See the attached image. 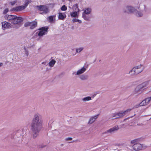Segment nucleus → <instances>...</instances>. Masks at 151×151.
<instances>
[{
	"instance_id": "obj_1",
	"label": "nucleus",
	"mask_w": 151,
	"mask_h": 151,
	"mask_svg": "<svg viewBox=\"0 0 151 151\" xmlns=\"http://www.w3.org/2000/svg\"><path fill=\"white\" fill-rule=\"evenodd\" d=\"M42 120L39 119L38 115L35 114L31 124V129L34 132V137H35L38 135V133L42 127Z\"/></svg>"
},
{
	"instance_id": "obj_19",
	"label": "nucleus",
	"mask_w": 151,
	"mask_h": 151,
	"mask_svg": "<svg viewBox=\"0 0 151 151\" xmlns=\"http://www.w3.org/2000/svg\"><path fill=\"white\" fill-rule=\"evenodd\" d=\"M91 12V9L88 8L86 9L83 13H84V14H89Z\"/></svg>"
},
{
	"instance_id": "obj_9",
	"label": "nucleus",
	"mask_w": 151,
	"mask_h": 151,
	"mask_svg": "<svg viewBox=\"0 0 151 151\" xmlns=\"http://www.w3.org/2000/svg\"><path fill=\"white\" fill-rule=\"evenodd\" d=\"M151 100V96L143 100L140 104V105L145 106L148 104Z\"/></svg>"
},
{
	"instance_id": "obj_31",
	"label": "nucleus",
	"mask_w": 151,
	"mask_h": 151,
	"mask_svg": "<svg viewBox=\"0 0 151 151\" xmlns=\"http://www.w3.org/2000/svg\"><path fill=\"white\" fill-rule=\"evenodd\" d=\"M137 16L138 17H140L142 16V13H141V12H137Z\"/></svg>"
},
{
	"instance_id": "obj_14",
	"label": "nucleus",
	"mask_w": 151,
	"mask_h": 151,
	"mask_svg": "<svg viewBox=\"0 0 151 151\" xmlns=\"http://www.w3.org/2000/svg\"><path fill=\"white\" fill-rule=\"evenodd\" d=\"M119 129V127L118 126H116L113 127L112 128H111L107 131V132L111 133L112 132L117 130Z\"/></svg>"
},
{
	"instance_id": "obj_13",
	"label": "nucleus",
	"mask_w": 151,
	"mask_h": 151,
	"mask_svg": "<svg viewBox=\"0 0 151 151\" xmlns=\"http://www.w3.org/2000/svg\"><path fill=\"white\" fill-rule=\"evenodd\" d=\"M127 11H125L124 12H127L128 13H130L133 12L134 11V9L132 6H128L127 7Z\"/></svg>"
},
{
	"instance_id": "obj_2",
	"label": "nucleus",
	"mask_w": 151,
	"mask_h": 151,
	"mask_svg": "<svg viewBox=\"0 0 151 151\" xmlns=\"http://www.w3.org/2000/svg\"><path fill=\"white\" fill-rule=\"evenodd\" d=\"M142 70V65L137 66L133 68L129 72V74L132 76L136 75L140 73Z\"/></svg>"
},
{
	"instance_id": "obj_8",
	"label": "nucleus",
	"mask_w": 151,
	"mask_h": 151,
	"mask_svg": "<svg viewBox=\"0 0 151 151\" xmlns=\"http://www.w3.org/2000/svg\"><path fill=\"white\" fill-rule=\"evenodd\" d=\"M25 8V6H19L15 7H14L11 10V11L17 12L21 11Z\"/></svg>"
},
{
	"instance_id": "obj_32",
	"label": "nucleus",
	"mask_w": 151,
	"mask_h": 151,
	"mask_svg": "<svg viewBox=\"0 0 151 151\" xmlns=\"http://www.w3.org/2000/svg\"><path fill=\"white\" fill-rule=\"evenodd\" d=\"M80 78L82 80H85L86 78L85 76L82 75L80 77Z\"/></svg>"
},
{
	"instance_id": "obj_29",
	"label": "nucleus",
	"mask_w": 151,
	"mask_h": 151,
	"mask_svg": "<svg viewBox=\"0 0 151 151\" xmlns=\"http://www.w3.org/2000/svg\"><path fill=\"white\" fill-rule=\"evenodd\" d=\"M83 48H80L77 49L76 50V51L77 52H80L83 50Z\"/></svg>"
},
{
	"instance_id": "obj_18",
	"label": "nucleus",
	"mask_w": 151,
	"mask_h": 151,
	"mask_svg": "<svg viewBox=\"0 0 151 151\" xmlns=\"http://www.w3.org/2000/svg\"><path fill=\"white\" fill-rule=\"evenodd\" d=\"M55 61L52 59L51 61H50L49 63V65L50 67H52L54 65V64L55 63Z\"/></svg>"
},
{
	"instance_id": "obj_20",
	"label": "nucleus",
	"mask_w": 151,
	"mask_h": 151,
	"mask_svg": "<svg viewBox=\"0 0 151 151\" xmlns=\"http://www.w3.org/2000/svg\"><path fill=\"white\" fill-rule=\"evenodd\" d=\"M70 15L72 17H75L78 16V14L77 12H74L70 13Z\"/></svg>"
},
{
	"instance_id": "obj_23",
	"label": "nucleus",
	"mask_w": 151,
	"mask_h": 151,
	"mask_svg": "<svg viewBox=\"0 0 151 151\" xmlns=\"http://www.w3.org/2000/svg\"><path fill=\"white\" fill-rule=\"evenodd\" d=\"M62 11H65L67 10V7L65 5H63L60 8Z\"/></svg>"
},
{
	"instance_id": "obj_30",
	"label": "nucleus",
	"mask_w": 151,
	"mask_h": 151,
	"mask_svg": "<svg viewBox=\"0 0 151 151\" xmlns=\"http://www.w3.org/2000/svg\"><path fill=\"white\" fill-rule=\"evenodd\" d=\"M30 1H29L28 0H26L25 1V3L24 4V6H25L26 7V6H27L28 5L29 3V2H30Z\"/></svg>"
},
{
	"instance_id": "obj_34",
	"label": "nucleus",
	"mask_w": 151,
	"mask_h": 151,
	"mask_svg": "<svg viewBox=\"0 0 151 151\" xmlns=\"http://www.w3.org/2000/svg\"><path fill=\"white\" fill-rule=\"evenodd\" d=\"M72 138H71V137H69V138H67L66 139V140H67V141L71 140H72Z\"/></svg>"
},
{
	"instance_id": "obj_16",
	"label": "nucleus",
	"mask_w": 151,
	"mask_h": 151,
	"mask_svg": "<svg viewBox=\"0 0 151 151\" xmlns=\"http://www.w3.org/2000/svg\"><path fill=\"white\" fill-rule=\"evenodd\" d=\"M86 70V68L83 67L80 70H78L76 74L78 75L80 74H81L83 73Z\"/></svg>"
},
{
	"instance_id": "obj_6",
	"label": "nucleus",
	"mask_w": 151,
	"mask_h": 151,
	"mask_svg": "<svg viewBox=\"0 0 151 151\" xmlns=\"http://www.w3.org/2000/svg\"><path fill=\"white\" fill-rule=\"evenodd\" d=\"M48 28V27H44L40 28L39 29L40 31L38 33V35L40 37L44 35L46 32H47Z\"/></svg>"
},
{
	"instance_id": "obj_17",
	"label": "nucleus",
	"mask_w": 151,
	"mask_h": 151,
	"mask_svg": "<svg viewBox=\"0 0 151 151\" xmlns=\"http://www.w3.org/2000/svg\"><path fill=\"white\" fill-rule=\"evenodd\" d=\"M98 116V115L94 117H91L90 119L88 122V123L89 124H91L93 123L95 121L96 119L97 118Z\"/></svg>"
},
{
	"instance_id": "obj_15",
	"label": "nucleus",
	"mask_w": 151,
	"mask_h": 151,
	"mask_svg": "<svg viewBox=\"0 0 151 151\" xmlns=\"http://www.w3.org/2000/svg\"><path fill=\"white\" fill-rule=\"evenodd\" d=\"M31 24H30V29H32L35 28L37 25V22L35 21H34L32 22H30Z\"/></svg>"
},
{
	"instance_id": "obj_11",
	"label": "nucleus",
	"mask_w": 151,
	"mask_h": 151,
	"mask_svg": "<svg viewBox=\"0 0 151 151\" xmlns=\"http://www.w3.org/2000/svg\"><path fill=\"white\" fill-rule=\"evenodd\" d=\"M1 24L2 28L4 29L8 28L11 25L10 23L5 21L2 22Z\"/></svg>"
},
{
	"instance_id": "obj_10",
	"label": "nucleus",
	"mask_w": 151,
	"mask_h": 151,
	"mask_svg": "<svg viewBox=\"0 0 151 151\" xmlns=\"http://www.w3.org/2000/svg\"><path fill=\"white\" fill-rule=\"evenodd\" d=\"M15 16L6 14L4 16V18L6 19L9 21L10 22H12V21L13 20V19H14V17Z\"/></svg>"
},
{
	"instance_id": "obj_27",
	"label": "nucleus",
	"mask_w": 151,
	"mask_h": 151,
	"mask_svg": "<svg viewBox=\"0 0 151 151\" xmlns=\"http://www.w3.org/2000/svg\"><path fill=\"white\" fill-rule=\"evenodd\" d=\"M9 12V9L8 8H6L3 12V14H6Z\"/></svg>"
},
{
	"instance_id": "obj_12",
	"label": "nucleus",
	"mask_w": 151,
	"mask_h": 151,
	"mask_svg": "<svg viewBox=\"0 0 151 151\" xmlns=\"http://www.w3.org/2000/svg\"><path fill=\"white\" fill-rule=\"evenodd\" d=\"M66 17L65 14H63L62 13L59 12L58 13V19L59 20H63Z\"/></svg>"
},
{
	"instance_id": "obj_3",
	"label": "nucleus",
	"mask_w": 151,
	"mask_h": 151,
	"mask_svg": "<svg viewBox=\"0 0 151 151\" xmlns=\"http://www.w3.org/2000/svg\"><path fill=\"white\" fill-rule=\"evenodd\" d=\"M137 140L134 139L131 141L132 144H134L132 146L133 150L136 151H139L142 149L143 145L139 143H137Z\"/></svg>"
},
{
	"instance_id": "obj_24",
	"label": "nucleus",
	"mask_w": 151,
	"mask_h": 151,
	"mask_svg": "<svg viewBox=\"0 0 151 151\" xmlns=\"http://www.w3.org/2000/svg\"><path fill=\"white\" fill-rule=\"evenodd\" d=\"M91 97L89 96L86 97L83 99V100L84 101H86L91 100Z\"/></svg>"
},
{
	"instance_id": "obj_5",
	"label": "nucleus",
	"mask_w": 151,
	"mask_h": 151,
	"mask_svg": "<svg viewBox=\"0 0 151 151\" xmlns=\"http://www.w3.org/2000/svg\"><path fill=\"white\" fill-rule=\"evenodd\" d=\"M38 9L40 11H42L43 13L46 14L47 13L48 11V9L47 7L45 5H40L37 6Z\"/></svg>"
},
{
	"instance_id": "obj_4",
	"label": "nucleus",
	"mask_w": 151,
	"mask_h": 151,
	"mask_svg": "<svg viewBox=\"0 0 151 151\" xmlns=\"http://www.w3.org/2000/svg\"><path fill=\"white\" fill-rule=\"evenodd\" d=\"M131 110V109H128L124 111H120L119 112L114 114L112 117H116V118L122 117L125 115L127 112L130 111Z\"/></svg>"
},
{
	"instance_id": "obj_21",
	"label": "nucleus",
	"mask_w": 151,
	"mask_h": 151,
	"mask_svg": "<svg viewBox=\"0 0 151 151\" xmlns=\"http://www.w3.org/2000/svg\"><path fill=\"white\" fill-rule=\"evenodd\" d=\"M55 15L54 16H51L49 17L48 19L49 20V22H52L54 21V18H55Z\"/></svg>"
},
{
	"instance_id": "obj_26",
	"label": "nucleus",
	"mask_w": 151,
	"mask_h": 151,
	"mask_svg": "<svg viewBox=\"0 0 151 151\" xmlns=\"http://www.w3.org/2000/svg\"><path fill=\"white\" fill-rule=\"evenodd\" d=\"M72 21L73 22H78L80 23H81V21L78 19H73Z\"/></svg>"
},
{
	"instance_id": "obj_25",
	"label": "nucleus",
	"mask_w": 151,
	"mask_h": 151,
	"mask_svg": "<svg viewBox=\"0 0 151 151\" xmlns=\"http://www.w3.org/2000/svg\"><path fill=\"white\" fill-rule=\"evenodd\" d=\"M82 17L84 19L86 20H89V18L88 17H87L85 15L84 13H83L82 14Z\"/></svg>"
},
{
	"instance_id": "obj_22",
	"label": "nucleus",
	"mask_w": 151,
	"mask_h": 151,
	"mask_svg": "<svg viewBox=\"0 0 151 151\" xmlns=\"http://www.w3.org/2000/svg\"><path fill=\"white\" fill-rule=\"evenodd\" d=\"M147 82H144L143 83H142V84L138 86L136 88V89L139 88H143V87H144V85H145L146 84H147Z\"/></svg>"
},
{
	"instance_id": "obj_35",
	"label": "nucleus",
	"mask_w": 151,
	"mask_h": 151,
	"mask_svg": "<svg viewBox=\"0 0 151 151\" xmlns=\"http://www.w3.org/2000/svg\"><path fill=\"white\" fill-rule=\"evenodd\" d=\"M45 147V146H42V145H40L39 146V147L40 148H43V147Z\"/></svg>"
},
{
	"instance_id": "obj_36",
	"label": "nucleus",
	"mask_w": 151,
	"mask_h": 151,
	"mask_svg": "<svg viewBox=\"0 0 151 151\" xmlns=\"http://www.w3.org/2000/svg\"><path fill=\"white\" fill-rule=\"evenodd\" d=\"M2 65V63H0V67Z\"/></svg>"
},
{
	"instance_id": "obj_33",
	"label": "nucleus",
	"mask_w": 151,
	"mask_h": 151,
	"mask_svg": "<svg viewBox=\"0 0 151 151\" xmlns=\"http://www.w3.org/2000/svg\"><path fill=\"white\" fill-rule=\"evenodd\" d=\"M17 2V1H13L11 2H10V3L11 4V5L12 6L14 5Z\"/></svg>"
},
{
	"instance_id": "obj_28",
	"label": "nucleus",
	"mask_w": 151,
	"mask_h": 151,
	"mask_svg": "<svg viewBox=\"0 0 151 151\" xmlns=\"http://www.w3.org/2000/svg\"><path fill=\"white\" fill-rule=\"evenodd\" d=\"M31 23L30 22H27L24 24V26L25 27H27L29 26H30V24H31Z\"/></svg>"
},
{
	"instance_id": "obj_7",
	"label": "nucleus",
	"mask_w": 151,
	"mask_h": 151,
	"mask_svg": "<svg viewBox=\"0 0 151 151\" xmlns=\"http://www.w3.org/2000/svg\"><path fill=\"white\" fill-rule=\"evenodd\" d=\"M14 19L12 21V23L14 24H16L20 22L23 21V20L22 17H17V16H15Z\"/></svg>"
}]
</instances>
